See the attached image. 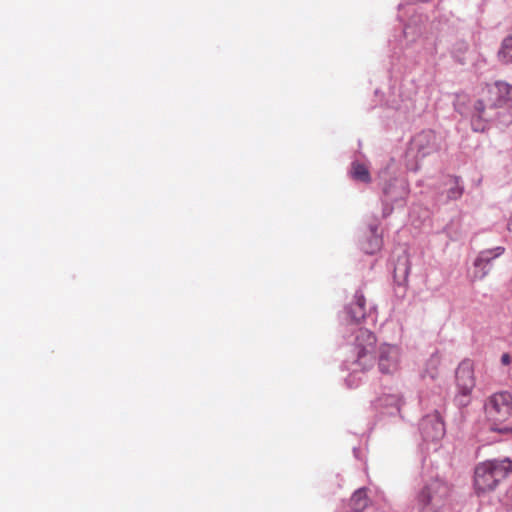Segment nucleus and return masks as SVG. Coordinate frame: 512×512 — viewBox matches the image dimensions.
<instances>
[{
  "mask_svg": "<svg viewBox=\"0 0 512 512\" xmlns=\"http://www.w3.org/2000/svg\"><path fill=\"white\" fill-rule=\"evenodd\" d=\"M485 104L482 100H477L473 106V116H472V127L474 131H483L484 125L482 120L485 119Z\"/></svg>",
  "mask_w": 512,
  "mask_h": 512,
  "instance_id": "obj_11",
  "label": "nucleus"
},
{
  "mask_svg": "<svg viewBox=\"0 0 512 512\" xmlns=\"http://www.w3.org/2000/svg\"><path fill=\"white\" fill-rule=\"evenodd\" d=\"M505 249L503 247H496L494 249L484 250L480 253V255L475 260V266H485L490 263L491 260L497 258L498 256L504 253Z\"/></svg>",
  "mask_w": 512,
  "mask_h": 512,
  "instance_id": "obj_15",
  "label": "nucleus"
},
{
  "mask_svg": "<svg viewBox=\"0 0 512 512\" xmlns=\"http://www.w3.org/2000/svg\"><path fill=\"white\" fill-rule=\"evenodd\" d=\"M411 145L418 155L424 157L434 150L435 135L432 131H422L413 138Z\"/></svg>",
  "mask_w": 512,
  "mask_h": 512,
  "instance_id": "obj_8",
  "label": "nucleus"
},
{
  "mask_svg": "<svg viewBox=\"0 0 512 512\" xmlns=\"http://www.w3.org/2000/svg\"><path fill=\"white\" fill-rule=\"evenodd\" d=\"M462 193V187L459 185L458 181H455L454 186L448 190V198L456 200L462 195Z\"/></svg>",
  "mask_w": 512,
  "mask_h": 512,
  "instance_id": "obj_18",
  "label": "nucleus"
},
{
  "mask_svg": "<svg viewBox=\"0 0 512 512\" xmlns=\"http://www.w3.org/2000/svg\"><path fill=\"white\" fill-rule=\"evenodd\" d=\"M495 86L498 88L500 92L508 94L510 92V86L504 82H497Z\"/></svg>",
  "mask_w": 512,
  "mask_h": 512,
  "instance_id": "obj_19",
  "label": "nucleus"
},
{
  "mask_svg": "<svg viewBox=\"0 0 512 512\" xmlns=\"http://www.w3.org/2000/svg\"><path fill=\"white\" fill-rule=\"evenodd\" d=\"M400 186H401V189H402V192H400V193L397 192V189L399 188L397 180H394V181L388 183L383 188V194L386 197V201L395 202L398 199L403 197V195H404V185L401 184Z\"/></svg>",
  "mask_w": 512,
  "mask_h": 512,
  "instance_id": "obj_16",
  "label": "nucleus"
},
{
  "mask_svg": "<svg viewBox=\"0 0 512 512\" xmlns=\"http://www.w3.org/2000/svg\"><path fill=\"white\" fill-rule=\"evenodd\" d=\"M354 303L350 306V313L354 320L359 321L364 318L366 300L362 292L357 291L354 295Z\"/></svg>",
  "mask_w": 512,
  "mask_h": 512,
  "instance_id": "obj_12",
  "label": "nucleus"
},
{
  "mask_svg": "<svg viewBox=\"0 0 512 512\" xmlns=\"http://www.w3.org/2000/svg\"><path fill=\"white\" fill-rule=\"evenodd\" d=\"M486 272H483L480 278H483L485 276Z\"/></svg>",
  "mask_w": 512,
  "mask_h": 512,
  "instance_id": "obj_22",
  "label": "nucleus"
},
{
  "mask_svg": "<svg viewBox=\"0 0 512 512\" xmlns=\"http://www.w3.org/2000/svg\"><path fill=\"white\" fill-rule=\"evenodd\" d=\"M485 416L491 424V430L500 433H512V427L502 426L512 415V395L508 392L494 393L484 405Z\"/></svg>",
  "mask_w": 512,
  "mask_h": 512,
  "instance_id": "obj_3",
  "label": "nucleus"
},
{
  "mask_svg": "<svg viewBox=\"0 0 512 512\" xmlns=\"http://www.w3.org/2000/svg\"><path fill=\"white\" fill-rule=\"evenodd\" d=\"M351 177L354 180L364 183H370L371 176L367 166L360 162H353L350 170Z\"/></svg>",
  "mask_w": 512,
  "mask_h": 512,
  "instance_id": "obj_13",
  "label": "nucleus"
},
{
  "mask_svg": "<svg viewBox=\"0 0 512 512\" xmlns=\"http://www.w3.org/2000/svg\"><path fill=\"white\" fill-rule=\"evenodd\" d=\"M376 336L367 329H359L356 335L355 346L357 349L356 363L363 371L369 370L375 363Z\"/></svg>",
  "mask_w": 512,
  "mask_h": 512,
  "instance_id": "obj_4",
  "label": "nucleus"
},
{
  "mask_svg": "<svg viewBox=\"0 0 512 512\" xmlns=\"http://www.w3.org/2000/svg\"><path fill=\"white\" fill-rule=\"evenodd\" d=\"M452 486L440 479L428 482L417 493L415 509L417 512H443L450 504Z\"/></svg>",
  "mask_w": 512,
  "mask_h": 512,
  "instance_id": "obj_1",
  "label": "nucleus"
},
{
  "mask_svg": "<svg viewBox=\"0 0 512 512\" xmlns=\"http://www.w3.org/2000/svg\"><path fill=\"white\" fill-rule=\"evenodd\" d=\"M401 350L392 344H382L378 350V369L382 374L393 375L400 368Z\"/></svg>",
  "mask_w": 512,
  "mask_h": 512,
  "instance_id": "obj_6",
  "label": "nucleus"
},
{
  "mask_svg": "<svg viewBox=\"0 0 512 512\" xmlns=\"http://www.w3.org/2000/svg\"><path fill=\"white\" fill-rule=\"evenodd\" d=\"M382 239L377 234V228L371 229V235L362 242V250L367 254H375L381 249Z\"/></svg>",
  "mask_w": 512,
  "mask_h": 512,
  "instance_id": "obj_10",
  "label": "nucleus"
},
{
  "mask_svg": "<svg viewBox=\"0 0 512 512\" xmlns=\"http://www.w3.org/2000/svg\"><path fill=\"white\" fill-rule=\"evenodd\" d=\"M507 229H508V231L512 232V214L510 215V217L508 219Z\"/></svg>",
  "mask_w": 512,
  "mask_h": 512,
  "instance_id": "obj_21",
  "label": "nucleus"
},
{
  "mask_svg": "<svg viewBox=\"0 0 512 512\" xmlns=\"http://www.w3.org/2000/svg\"><path fill=\"white\" fill-rule=\"evenodd\" d=\"M498 56L501 61L512 63V35L503 40Z\"/></svg>",
  "mask_w": 512,
  "mask_h": 512,
  "instance_id": "obj_17",
  "label": "nucleus"
},
{
  "mask_svg": "<svg viewBox=\"0 0 512 512\" xmlns=\"http://www.w3.org/2000/svg\"><path fill=\"white\" fill-rule=\"evenodd\" d=\"M455 381L459 391V403L467 405L468 397L475 387L474 364L471 360L460 362L455 372Z\"/></svg>",
  "mask_w": 512,
  "mask_h": 512,
  "instance_id": "obj_5",
  "label": "nucleus"
},
{
  "mask_svg": "<svg viewBox=\"0 0 512 512\" xmlns=\"http://www.w3.org/2000/svg\"><path fill=\"white\" fill-rule=\"evenodd\" d=\"M370 500L365 489H358L350 498V507L354 512H362L368 507Z\"/></svg>",
  "mask_w": 512,
  "mask_h": 512,
  "instance_id": "obj_9",
  "label": "nucleus"
},
{
  "mask_svg": "<svg viewBox=\"0 0 512 512\" xmlns=\"http://www.w3.org/2000/svg\"><path fill=\"white\" fill-rule=\"evenodd\" d=\"M440 365L441 357L438 354L431 355L425 364L422 376L435 379L438 376Z\"/></svg>",
  "mask_w": 512,
  "mask_h": 512,
  "instance_id": "obj_14",
  "label": "nucleus"
},
{
  "mask_svg": "<svg viewBox=\"0 0 512 512\" xmlns=\"http://www.w3.org/2000/svg\"><path fill=\"white\" fill-rule=\"evenodd\" d=\"M501 362L502 364L504 365H508L510 364L511 362V356L507 353L503 354L502 357H501Z\"/></svg>",
  "mask_w": 512,
  "mask_h": 512,
  "instance_id": "obj_20",
  "label": "nucleus"
},
{
  "mask_svg": "<svg viewBox=\"0 0 512 512\" xmlns=\"http://www.w3.org/2000/svg\"><path fill=\"white\" fill-rule=\"evenodd\" d=\"M420 430L423 438L427 441H436L445 433L444 423L438 415H428L420 423Z\"/></svg>",
  "mask_w": 512,
  "mask_h": 512,
  "instance_id": "obj_7",
  "label": "nucleus"
},
{
  "mask_svg": "<svg viewBox=\"0 0 512 512\" xmlns=\"http://www.w3.org/2000/svg\"><path fill=\"white\" fill-rule=\"evenodd\" d=\"M512 472V461L487 460L479 463L474 472V488L477 494L493 491Z\"/></svg>",
  "mask_w": 512,
  "mask_h": 512,
  "instance_id": "obj_2",
  "label": "nucleus"
}]
</instances>
